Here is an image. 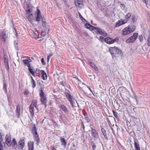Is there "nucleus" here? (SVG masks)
<instances>
[{"label":"nucleus","instance_id":"nucleus-43","mask_svg":"<svg viewBox=\"0 0 150 150\" xmlns=\"http://www.w3.org/2000/svg\"><path fill=\"white\" fill-rule=\"evenodd\" d=\"M46 32L45 30H44L42 31L41 34L42 36H44L46 35Z\"/></svg>","mask_w":150,"mask_h":150},{"label":"nucleus","instance_id":"nucleus-7","mask_svg":"<svg viewBox=\"0 0 150 150\" xmlns=\"http://www.w3.org/2000/svg\"><path fill=\"white\" fill-rule=\"evenodd\" d=\"M93 30L97 34H100L104 36H106L107 33L102 29L98 27H94Z\"/></svg>","mask_w":150,"mask_h":150},{"label":"nucleus","instance_id":"nucleus-56","mask_svg":"<svg viewBox=\"0 0 150 150\" xmlns=\"http://www.w3.org/2000/svg\"><path fill=\"white\" fill-rule=\"evenodd\" d=\"M31 74L33 76H34L35 77V72L32 73Z\"/></svg>","mask_w":150,"mask_h":150},{"label":"nucleus","instance_id":"nucleus-39","mask_svg":"<svg viewBox=\"0 0 150 150\" xmlns=\"http://www.w3.org/2000/svg\"><path fill=\"white\" fill-rule=\"evenodd\" d=\"M35 73L36 74H39L42 73V70H40L38 69H36L35 71Z\"/></svg>","mask_w":150,"mask_h":150},{"label":"nucleus","instance_id":"nucleus-40","mask_svg":"<svg viewBox=\"0 0 150 150\" xmlns=\"http://www.w3.org/2000/svg\"><path fill=\"white\" fill-rule=\"evenodd\" d=\"M139 40L141 42H142L143 40V38L142 35H141L139 36Z\"/></svg>","mask_w":150,"mask_h":150},{"label":"nucleus","instance_id":"nucleus-49","mask_svg":"<svg viewBox=\"0 0 150 150\" xmlns=\"http://www.w3.org/2000/svg\"><path fill=\"white\" fill-rule=\"evenodd\" d=\"M82 84H84V85H85L86 86H87V87L88 88V89H89V90L90 91L93 93V91L91 89V88L89 87L87 85H86V84L83 83H82Z\"/></svg>","mask_w":150,"mask_h":150},{"label":"nucleus","instance_id":"nucleus-4","mask_svg":"<svg viewBox=\"0 0 150 150\" xmlns=\"http://www.w3.org/2000/svg\"><path fill=\"white\" fill-rule=\"evenodd\" d=\"M34 107L38 110V109L37 105V101L36 100L33 99L32 100L30 106L29 110L31 117H33L34 115Z\"/></svg>","mask_w":150,"mask_h":150},{"label":"nucleus","instance_id":"nucleus-31","mask_svg":"<svg viewBox=\"0 0 150 150\" xmlns=\"http://www.w3.org/2000/svg\"><path fill=\"white\" fill-rule=\"evenodd\" d=\"M144 2L146 4L147 7L149 8L150 7V1H144Z\"/></svg>","mask_w":150,"mask_h":150},{"label":"nucleus","instance_id":"nucleus-19","mask_svg":"<svg viewBox=\"0 0 150 150\" xmlns=\"http://www.w3.org/2000/svg\"><path fill=\"white\" fill-rule=\"evenodd\" d=\"M59 107L64 113H66L68 112V109L64 104H60L59 105Z\"/></svg>","mask_w":150,"mask_h":150},{"label":"nucleus","instance_id":"nucleus-51","mask_svg":"<svg viewBox=\"0 0 150 150\" xmlns=\"http://www.w3.org/2000/svg\"><path fill=\"white\" fill-rule=\"evenodd\" d=\"M1 133L0 131V142H1V141H2V136L1 135Z\"/></svg>","mask_w":150,"mask_h":150},{"label":"nucleus","instance_id":"nucleus-26","mask_svg":"<svg viewBox=\"0 0 150 150\" xmlns=\"http://www.w3.org/2000/svg\"><path fill=\"white\" fill-rule=\"evenodd\" d=\"M60 140L62 143L61 145L65 146L67 144V142L64 138L62 137H60Z\"/></svg>","mask_w":150,"mask_h":150},{"label":"nucleus","instance_id":"nucleus-16","mask_svg":"<svg viewBox=\"0 0 150 150\" xmlns=\"http://www.w3.org/2000/svg\"><path fill=\"white\" fill-rule=\"evenodd\" d=\"M116 40L110 37H107L104 39V41L107 44H111L114 43Z\"/></svg>","mask_w":150,"mask_h":150},{"label":"nucleus","instance_id":"nucleus-36","mask_svg":"<svg viewBox=\"0 0 150 150\" xmlns=\"http://www.w3.org/2000/svg\"><path fill=\"white\" fill-rule=\"evenodd\" d=\"M81 128H83V132H85V127L84 125V124L82 120H81Z\"/></svg>","mask_w":150,"mask_h":150},{"label":"nucleus","instance_id":"nucleus-34","mask_svg":"<svg viewBox=\"0 0 150 150\" xmlns=\"http://www.w3.org/2000/svg\"><path fill=\"white\" fill-rule=\"evenodd\" d=\"M79 17L80 19L83 22H85V21L87 22V21L84 19V18L83 17L81 13L79 12Z\"/></svg>","mask_w":150,"mask_h":150},{"label":"nucleus","instance_id":"nucleus-10","mask_svg":"<svg viewBox=\"0 0 150 150\" xmlns=\"http://www.w3.org/2000/svg\"><path fill=\"white\" fill-rule=\"evenodd\" d=\"M25 145V138H21L18 142V148L22 150L24 148Z\"/></svg>","mask_w":150,"mask_h":150},{"label":"nucleus","instance_id":"nucleus-11","mask_svg":"<svg viewBox=\"0 0 150 150\" xmlns=\"http://www.w3.org/2000/svg\"><path fill=\"white\" fill-rule=\"evenodd\" d=\"M25 10L26 14L33 13V7L30 4H27Z\"/></svg>","mask_w":150,"mask_h":150},{"label":"nucleus","instance_id":"nucleus-37","mask_svg":"<svg viewBox=\"0 0 150 150\" xmlns=\"http://www.w3.org/2000/svg\"><path fill=\"white\" fill-rule=\"evenodd\" d=\"M31 83L32 84V87L33 88H35L36 86V83L34 80H33L31 81Z\"/></svg>","mask_w":150,"mask_h":150},{"label":"nucleus","instance_id":"nucleus-60","mask_svg":"<svg viewBox=\"0 0 150 150\" xmlns=\"http://www.w3.org/2000/svg\"><path fill=\"white\" fill-rule=\"evenodd\" d=\"M79 89L80 90H82V88L81 87L79 86Z\"/></svg>","mask_w":150,"mask_h":150},{"label":"nucleus","instance_id":"nucleus-48","mask_svg":"<svg viewBox=\"0 0 150 150\" xmlns=\"http://www.w3.org/2000/svg\"><path fill=\"white\" fill-rule=\"evenodd\" d=\"M104 38L103 37L100 36L99 37V40L101 41H104Z\"/></svg>","mask_w":150,"mask_h":150},{"label":"nucleus","instance_id":"nucleus-54","mask_svg":"<svg viewBox=\"0 0 150 150\" xmlns=\"http://www.w3.org/2000/svg\"><path fill=\"white\" fill-rule=\"evenodd\" d=\"M86 121L87 122H90V120L88 118L87 119H86Z\"/></svg>","mask_w":150,"mask_h":150},{"label":"nucleus","instance_id":"nucleus-25","mask_svg":"<svg viewBox=\"0 0 150 150\" xmlns=\"http://www.w3.org/2000/svg\"><path fill=\"white\" fill-rule=\"evenodd\" d=\"M101 132L106 139H108V137L107 136V133L105 130L104 128H102L101 129Z\"/></svg>","mask_w":150,"mask_h":150},{"label":"nucleus","instance_id":"nucleus-57","mask_svg":"<svg viewBox=\"0 0 150 150\" xmlns=\"http://www.w3.org/2000/svg\"><path fill=\"white\" fill-rule=\"evenodd\" d=\"M4 59H5V58H8V57L7 56H6V55H5L4 56Z\"/></svg>","mask_w":150,"mask_h":150},{"label":"nucleus","instance_id":"nucleus-46","mask_svg":"<svg viewBox=\"0 0 150 150\" xmlns=\"http://www.w3.org/2000/svg\"><path fill=\"white\" fill-rule=\"evenodd\" d=\"M4 64L8 63V58H6L4 59Z\"/></svg>","mask_w":150,"mask_h":150},{"label":"nucleus","instance_id":"nucleus-61","mask_svg":"<svg viewBox=\"0 0 150 150\" xmlns=\"http://www.w3.org/2000/svg\"><path fill=\"white\" fill-rule=\"evenodd\" d=\"M91 88H93V85H91Z\"/></svg>","mask_w":150,"mask_h":150},{"label":"nucleus","instance_id":"nucleus-21","mask_svg":"<svg viewBox=\"0 0 150 150\" xmlns=\"http://www.w3.org/2000/svg\"><path fill=\"white\" fill-rule=\"evenodd\" d=\"M64 94L66 97L68 99L69 101L72 100H74V98L73 96L68 93L66 92L64 93Z\"/></svg>","mask_w":150,"mask_h":150},{"label":"nucleus","instance_id":"nucleus-2","mask_svg":"<svg viewBox=\"0 0 150 150\" xmlns=\"http://www.w3.org/2000/svg\"><path fill=\"white\" fill-rule=\"evenodd\" d=\"M6 144L8 146H12V148L16 149L18 147V144L15 138H13L11 140V135L9 134H7L6 136Z\"/></svg>","mask_w":150,"mask_h":150},{"label":"nucleus","instance_id":"nucleus-47","mask_svg":"<svg viewBox=\"0 0 150 150\" xmlns=\"http://www.w3.org/2000/svg\"><path fill=\"white\" fill-rule=\"evenodd\" d=\"M53 55V53H50L49 55L47 56V59L48 60H49V59H50V57H51Z\"/></svg>","mask_w":150,"mask_h":150},{"label":"nucleus","instance_id":"nucleus-3","mask_svg":"<svg viewBox=\"0 0 150 150\" xmlns=\"http://www.w3.org/2000/svg\"><path fill=\"white\" fill-rule=\"evenodd\" d=\"M134 25H128L124 28L121 31V34L123 35H127L133 32L135 29Z\"/></svg>","mask_w":150,"mask_h":150},{"label":"nucleus","instance_id":"nucleus-23","mask_svg":"<svg viewBox=\"0 0 150 150\" xmlns=\"http://www.w3.org/2000/svg\"><path fill=\"white\" fill-rule=\"evenodd\" d=\"M83 2L82 1H75L74 3L76 6L81 7L83 5Z\"/></svg>","mask_w":150,"mask_h":150},{"label":"nucleus","instance_id":"nucleus-28","mask_svg":"<svg viewBox=\"0 0 150 150\" xmlns=\"http://www.w3.org/2000/svg\"><path fill=\"white\" fill-rule=\"evenodd\" d=\"M132 16L131 13L129 12L126 14L125 16V18H126L125 19H128L129 18Z\"/></svg>","mask_w":150,"mask_h":150},{"label":"nucleus","instance_id":"nucleus-6","mask_svg":"<svg viewBox=\"0 0 150 150\" xmlns=\"http://www.w3.org/2000/svg\"><path fill=\"white\" fill-rule=\"evenodd\" d=\"M8 30L6 29H4L1 32L0 35V38L2 41L5 42L6 41L8 37Z\"/></svg>","mask_w":150,"mask_h":150},{"label":"nucleus","instance_id":"nucleus-52","mask_svg":"<svg viewBox=\"0 0 150 150\" xmlns=\"http://www.w3.org/2000/svg\"><path fill=\"white\" fill-rule=\"evenodd\" d=\"M39 35H34V38L35 39H37L39 38Z\"/></svg>","mask_w":150,"mask_h":150},{"label":"nucleus","instance_id":"nucleus-24","mask_svg":"<svg viewBox=\"0 0 150 150\" xmlns=\"http://www.w3.org/2000/svg\"><path fill=\"white\" fill-rule=\"evenodd\" d=\"M42 79L43 80H45L47 78V75L44 70H42V73H41Z\"/></svg>","mask_w":150,"mask_h":150},{"label":"nucleus","instance_id":"nucleus-53","mask_svg":"<svg viewBox=\"0 0 150 150\" xmlns=\"http://www.w3.org/2000/svg\"><path fill=\"white\" fill-rule=\"evenodd\" d=\"M148 43L150 45V37H149L147 39Z\"/></svg>","mask_w":150,"mask_h":150},{"label":"nucleus","instance_id":"nucleus-22","mask_svg":"<svg viewBox=\"0 0 150 150\" xmlns=\"http://www.w3.org/2000/svg\"><path fill=\"white\" fill-rule=\"evenodd\" d=\"M134 146L135 150H141L138 141H134Z\"/></svg>","mask_w":150,"mask_h":150},{"label":"nucleus","instance_id":"nucleus-58","mask_svg":"<svg viewBox=\"0 0 150 150\" xmlns=\"http://www.w3.org/2000/svg\"><path fill=\"white\" fill-rule=\"evenodd\" d=\"M30 78H31V81H32L33 80H34L32 76H30Z\"/></svg>","mask_w":150,"mask_h":150},{"label":"nucleus","instance_id":"nucleus-38","mask_svg":"<svg viewBox=\"0 0 150 150\" xmlns=\"http://www.w3.org/2000/svg\"><path fill=\"white\" fill-rule=\"evenodd\" d=\"M137 19V18L134 15H133L132 17V20L133 22H136Z\"/></svg>","mask_w":150,"mask_h":150},{"label":"nucleus","instance_id":"nucleus-62","mask_svg":"<svg viewBox=\"0 0 150 150\" xmlns=\"http://www.w3.org/2000/svg\"><path fill=\"white\" fill-rule=\"evenodd\" d=\"M41 40H39V41H41Z\"/></svg>","mask_w":150,"mask_h":150},{"label":"nucleus","instance_id":"nucleus-41","mask_svg":"<svg viewBox=\"0 0 150 150\" xmlns=\"http://www.w3.org/2000/svg\"><path fill=\"white\" fill-rule=\"evenodd\" d=\"M112 112L114 116L116 118H117L118 117V113L117 112H115L114 110H112Z\"/></svg>","mask_w":150,"mask_h":150},{"label":"nucleus","instance_id":"nucleus-18","mask_svg":"<svg viewBox=\"0 0 150 150\" xmlns=\"http://www.w3.org/2000/svg\"><path fill=\"white\" fill-rule=\"evenodd\" d=\"M21 110V106L19 104L16 107V116L18 118H19L20 117V112Z\"/></svg>","mask_w":150,"mask_h":150},{"label":"nucleus","instance_id":"nucleus-27","mask_svg":"<svg viewBox=\"0 0 150 150\" xmlns=\"http://www.w3.org/2000/svg\"><path fill=\"white\" fill-rule=\"evenodd\" d=\"M90 65L96 71H98V70L97 67L93 63L91 62H90Z\"/></svg>","mask_w":150,"mask_h":150},{"label":"nucleus","instance_id":"nucleus-8","mask_svg":"<svg viewBox=\"0 0 150 150\" xmlns=\"http://www.w3.org/2000/svg\"><path fill=\"white\" fill-rule=\"evenodd\" d=\"M138 36V34L135 33L133 34V35L127 39L126 40V42L129 43L134 42L137 38Z\"/></svg>","mask_w":150,"mask_h":150},{"label":"nucleus","instance_id":"nucleus-17","mask_svg":"<svg viewBox=\"0 0 150 150\" xmlns=\"http://www.w3.org/2000/svg\"><path fill=\"white\" fill-rule=\"evenodd\" d=\"M32 61L30 59H23L22 62L24 64L27 66L28 67L30 66V64L29 63L32 62Z\"/></svg>","mask_w":150,"mask_h":150},{"label":"nucleus","instance_id":"nucleus-45","mask_svg":"<svg viewBox=\"0 0 150 150\" xmlns=\"http://www.w3.org/2000/svg\"><path fill=\"white\" fill-rule=\"evenodd\" d=\"M42 26L44 27H45L46 26V22L45 21H44L42 19Z\"/></svg>","mask_w":150,"mask_h":150},{"label":"nucleus","instance_id":"nucleus-12","mask_svg":"<svg viewBox=\"0 0 150 150\" xmlns=\"http://www.w3.org/2000/svg\"><path fill=\"white\" fill-rule=\"evenodd\" d=\"M33 134L35 140L36 141L37 144L40 143V138L36 130L35 129L34 132H33Z\"/></svg>","mask_w":150,"mask_h":150},{"label":"nucleus","instance_id":"nucleus-14","mask_svg":"<svg viewBox=\"0 0 150 150\" xmlns=\"http://www.w3.org/2000/svg\"><path fill=\"white\" fill-rule=\"evenodd\" d=\"M35 19V21L38 22L40 21L41 19H42L40 11L38 9H37L36 12Z\"/></svg>","mask_w":150,"mask_h":150},{"label":"nucleus","instance_id":"nucleus-50","mask_svg":"<svg viewBox=\"0 0 150 150\" xmlns=\"http://www.w3.org/2000/svg\"><path fill=\"white\" fill-rule=\"evenodd\" d=\"M0 150H3V146L1 142H0Z\"/></svg>","mask_w":150,"mask_h":150},{"label":"nucleus","instance_id":"nucleus-32","mask_svg":"<svg viewBox=\"0 0 150 150\" xmlns=\"http://www.w3.org/2000/svg\"><path fill=\"white\" fill-rule=\"evenodd\" d=\"M74 100H72L69 101L70 103L72 108L76 107V106H75V103L74 101Z\"/></svg>","mask_w":150,"mask_h":150},{"label":"nucleus","instance_id":"nucleus-42","mask_svg":"<svg viewBox=\"0 0 150 150\" xmlns=\"http://www.w3.org/2000/svg\"><path fill=\"white\" fill-rule=\"evenodd\" d=\"M5 67H6L7 71H9V66L8 63L5 64Z\"/></svg>","mask_w":150,"mask_h":150},{"label":"nucleus","instance_id":"nucleus-29","mask_svg":"<svg viewBox=\"0 0 150 150\" xmlns=\"http://www.w3.org/2000/svg\"><path fill=\"white\" fill-rule=\"evenodd\" d=\"M3 90L5 93L7 92V84L6 83L4 82L3 84Z\"/></svg>","mask_w":150,"mask_h":150},{"label":"nucleus","instance_id":"nucleus-44","mask_svg":"<svg viewBox=\"0 0 150 150\" xmlns=\"http://www.w3.org/2000/svg\"><path fill=\"white\" fill-rule=\"evenodd\" d=\"M83 115L85 119H87L88 118V114L86 112L84 113Z\"/></svg>","mask_w":150,"mask_h":150},{"label":"nucleus","instance_id":"nucleus-59","mask_svg":"<svg viewBox=\"0 0 150 150\" xmlns=\"http://www.w3.org/2000/svg\"><path fill=\"white\" fill-rule=\"evenodd\" d=\"M41 62L43 64V62H44V61L43 60V58L42 59Z\"/></svg>","mask_w":150,"mask_h":150},{"label":"nucleus","instance_id":"nucleus-9","mask_svg":"<svg viewBox=\"0 0 150 150\" xmlns=\"http://www.w3.org/2000/svg\"><path fill=\"white\" fill-rule=\"evenodd\" d=\"M91 134L92 137L96 139H98L99 138V135L98 133L96 130L92 127H91Z\"/></svg>","mask_w":150,"mask_h":150},{"label":"nucleus","instance_id":"nucleus-5","mask_svg":"<svg viewBox=\"0 0 150 150\" xmlns=\"http://www.w3.org/2000/svg\"><path fill=\"white\" fill-rule=\"evenodd\" d=\"M39 95L41 103L42 105H44L45 107H46L47 102V98L46 95L42 89L39 91Z\"/></svg>","mask_w":150,"mask_h":150},{"label":"nucleus","instance_id":"nucleus-1","mask_svg":"<svg viewBox=\"0 0 150 150\" xmlns=\"http://www.w3.org/2000/svg\"><path fill=\"white\" fill-rule=\"evenodd\" d=\"M109 51L112 55V58L118 57L122 55L121 51L115 46L110 47L109 49Z\"/></svg>","mask_w":150,"mask_h":150},{"label":"nucleus","instance_id":"nucleus-20","mask_svg":"<svg viewBox=\"0 0 150 150\" xmlns=\"http://www.w3.org/2000/svg\"><path fill=\"white\" fill-rule=\"evenodd\" d=\"M33 14V13H29V14H26L27 16V18L31 23H32V20H33L34 18V16Z\"/></svg>","mask_w":150,"mask_h":150},{"label":"nucleus","instance_id":"nucleus-13","mask_svg":"<svg viewBox=\"0 0 150 150\" xmlns=\"http://www.w3.org/2000/svg\"><path fill=\"white\" fill-rule=\"evenodd\" d=\"M128 21V19H124L123 20L122 19H121L117 22L115 27H118L120 25L126 23Z\"/></svg>","mask_w":150,"mask_h":150},{"label":"nucleus","instance_id":"nucleus-15","mask_svg":"<svg viewBox=\"0 0 150 150\" xmlns=\"http://www.w3.org/2000/svg\"><path fill=\"white\" fill-rule=\"evenodd\" d=\"M28 150H34V142L33 141H29L27 143Z\"/></svg>","mask_w":150,"mask_h":150},{"label":"nucleus","instance_id":"nucleus-33","mask_svg":"<svg viewBox=\"0 0 150 150\" xmlns=\"http://www.w3.org/2000/svg\"><path fill=\"white\" fill-rule=\"evenodd\" d=\"M91 145L92 148V150H95L96 148V146L95 144V143L93 141H92L91 142Z\"/></svg>","mask_w":150,"mask_h":150},{"label":"nucleus","instance_id":"nucleus-55","mask_svg":"<svg viewBox=\"0 0 150 150\" xmlns=\"http://www.w3.org/2000/svg\"><path fill=\"white\" fill-rule=\"evenodd\" d=\"M51 150H56V149L55 148L52 147L51 149Z\"/></svg>","mask_w":150,"mask_h":150},{"label":"nucleus","instance_id":"nucleus-30","mask_svg":"<svg viewBox=\"0 0 150 150\" xmlns=\"http://www.w3.org/2000/svg\"><path fill=\"white\" fill-rule=\"evenodd\" d=\"M28 69L30 73L31 74L32 73L35 72V70L33 68L30 67H28Z\"/></svg>","mask_w":150,"mask_h":150},{"label":"nucleus","instance_id":"nucleus-35","mask_svg":"<svg viewBox=\"0 0 150 150\" xmlns=\"http://www.w3.org/2000/svg\"><path fill=\"white\" fill-rule=\"evenodd\" d=\"M86 28H87L88 29H90L91 28H93H93H94V27H93L91 25L89 24L86 23Z\"/></svg>","mask_w":150,"mask_h":150}]
</instances>
